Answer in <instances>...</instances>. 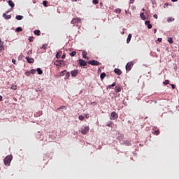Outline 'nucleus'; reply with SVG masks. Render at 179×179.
<instances>
[{
  "label": "nucleus",
  "instance_id": "obj_1",
  "mask_svg": "<svg viewBox=\"0 0 179 179\" xmlns=\"http://www.w3.org/2000/svg\"><path fill=\"white\" fill-rule=\"evenodd\" d=\"M13 157L12 155H7L4 159L5 166H10V162H12Z\"/></svg>",
  "mask_w": 179,
  "mask_h": 179
},
{
  "label": "nucleus",
  "instance_id": "obj_2",
  "mask_svg": "<svg viewBox=\"0 0 179 179\" xmlns=\"http://www.w3.org/2000/svg\"><path fill=\"white\" fill-rule=\"evenodd\" d=\"M90 131V127L89 126H86L85 127L81 128L80 132L83 135H86Z\"/></svg>",
  "mask_w": 179,
  "mask_h": 179
},
{
  "label": "nucleus",
  "instance_id": "obj_3",
  "mask_svg": "<svg viewBox=\"0 0 179 179\" xmlns=\"http://www.w3.org/2000/svg\"><path fill=\"white\" fill-rule=\"evenodd\" d=\"M87 64L92 65L93 66H99V65H101V63H99L96 60H90L87 62Z\"/></svg>",
  "mask_w": 179,
  "mask_h": 179
},
{
  "label": "nucleus",
  "instance_id": "obj_4",
  "mask_svg": "<svg viewBox=\"0 0 179 179\" xmlns=\"http://www.w3.org/2000/svg\"><path fill=\"white\" fill-rule=\"evenodd\" d=\"M133 66H134V62H128L126 65V71H131Z\"/></svg>",
  "mask_w": 179,
  "mask_h": 179
},
{
  "label": "nucleus",
  "instance_id": "obj_5",
  "mask_svg": "<svg viewBox=\"0 0 179 179\" xmlns=\"http://www.w3.org/2000/svg\"><path fill=\"white\" fill-rule=\"evenodd\" d=\"M82 22V20L80 18H74L71 20V24H78Z\"/></svg>",
  "mask_w": 179,
  "mask_h": 179
},
{
  "label": "nucleus",
  "instance_id": "obj_6",
  "mask_svg": "<svg viewBox=\"0 0 179 179\" xmlns=\"http://www.w3.org/2000/svg\"><path fill=\"white\" fill-rule=\"evenodd\" d=\"M78 62H79V64L81 66H87V62H86L85 60L82 59H80L78 60Z\"/></svg>",
  "mask_w": 179,
  "mask_h": 179
},
{
  "label": "nucleus",
  "instance_id": "obj_7",
  "mask_svg": "<svg viewBox=\"0 0 179 179\" xmlns=\"http://www.w3.org/2000/svg\"><path fill=\"white\" fill-rule=\"evenodd\" d=\"M118 118V115L115 112H112L110 114V120H116Z\"/></svg>",
  "mask_w": 179,
  "mask_h": 179
},
{
  "label": "nucleus",
  "instance_id": "obj_8",
  "mask_svg": "<svg viewBox=\"0 0 179 179\" xmlns=\"http://www.w3.org/2000/svg\"><path fill=\"white\" fill-rule=\"evenodd\" d=\"M121 90H122V87L121 85H117L115 87V93H120V92H121Z\"/></svg>",
  "mask_w": 179,
  "mask_h": 179
},
{
  "label": "nucleus",
  "instance_id": "obj_9",
  "mask_svg": "<svg viewBox=\"0 0 179 179\" xmlns=\"http://www.w3.org/2000/svg\"><path fill=\"white\" fill-rule=\"evenodd\" d=\"M63 62H64V60H56L55 61V65H56V66L61 67V65H62Z\"/></svg>",
  "mask_w": 179,
  "mask_h": 179
},
{
  "label": "nucleus",
  "instance_id": "obj_10",
  "mask_svg": "<svg viewBox=\"0 0 179 179\" xmlns=\"http://www.w3.org/2000/svg\"><path fill=\"white\" fill-rule=\"evenodd\" d=\"M152 134L153 135H159L160 132L159 131V129H157V127H155L152 129Z\"/></svg>",
  "mask_w": 179,
  "mask_h": 179
},
{
  "label": "nucleus",
  "instance_id": "obj_11",
  "mask_svg": "<svg viewBox=\"0 0 179 179\" xmlns=\"http://www.w3.org/2000/svg\"><path fill=\"white\" fill-rule=\"evenodd\" d=\"M78 73H79V71L78 70H73L71 71V76H73V78H75L76 76H78Z\"/></svg>",
  "mask_w": 179,
  "mask_h": 179
},
{
  "label": "nucleus",
  "instance_id": "obj_12",
  "mask_svg": "<svg viewBox=\"0 0 179 179\" xmlns=\"http://www.w3.org/2000/svg\"><path fill=\"white\" fill-rule=\"evenodd\" d=\"M25 59L29 62V64H34V59L30 58V57H29V56L26 57Z\"/></svg>",
  "mask_w": 179,
  "mask_h": 179
},
{
  "label": "nucleus",
  "instance_id": "obj_13",
  "mask_svg": "<svg viewBox=\"0 0 179 179\" xmlns=\"http://www.w3.org/2000/svg\"><path fill=\"white\" fill-rule=\"evenodd\" d=\"M114 72L115 73H116V75H118V76L122 75V71L119 69H115Z\"/></svg>",
  "mask_w": 179,
  "mask_h": 179
},
{
  "label": "nucleus",
  "instance_id": "obj_14",
  "mask_svg": "<svg viewBox=\"0 0 179 179\" xmlns=\"http://www.w3.org/2000/svg\"><path fill=\"white\" fill-rule=\"evenodd\" d=\"M82 55H83V58H85V59H89V57H87V52L83 50Z\"/></svg>",
  "mask_w": 179,
  "mask_h": 179
},
{
  "label": "nucleus",
  "instance_id": "obj_15",
  "mask_svg": "<svg viewBox=\"0 0 179 179\" xmlns=\"http://www.w3.org/2000/svg\"><path fill=\"white\" fill-rule=\"evenodd\" d=\"M8 2L9 6H10L12 9H13V8H15V3H13L12 0H9Z\"/></svg>",
  "mask_w": 179,
  "mask_h": 179
},
{
  "label": "nucleus",
  "instance_id": "obj_16",
  "mask_svg": "<svg viewBox=\"0 0 179 179\" xmlns=\"http://www.w3.org/2000/svg\"><path fill=\"white\" fill-rule=\"evenodd\" d=\"M3 17H4V19L9 20V19H11L12 15H6V13H3Z\"/></svg>",
  "mask_w": 179,
  "mask_h": 179
},
{
  "label": "nucleus",
  "instance_id": "obj_17",
  "mask_svg": "<svg viewBox=\"0 0 179 179\" xmlns=\"http://www.w3.org/2000/svg\"><path fill=\"white\" fill-rule=\"evenodd\" d=\"M131 38H132V35L129 34L127 39V44H129V43H131Z\"/></svg>",
  "mask_w": 179,
  "mask_h": 179
},
{
  "label": "nucleus",
  "instance_id": "obj_18",
  "mask_svg": "<svg viewBox=\"0 0 179 179\" xmlns=\"http://www.w3.org/2000/svg\"><path fill=\"white\" fill-rule=\"evenodd\" d=\"M140 17L142 20H146V17L145 16L144 13H141L140 14Z\"/></svg>",
  "mask_w": 179,
  "mask_h": 179
},
{
  "label": "nucleus",
  "instance_id": "obj_19",
  "mask_svg": "<svg viewBox=\"0 0 179 179\" xmlns=\"http://www.w3.org/2000/svg\"><path fill=\"white\" fill-rule=\"evenodd\" d=\"M61 55H62V52H59L56 54V58L59 59V58H61Z\"/></svg>",
  "mask_w": 179,
  "mask_h": 179
},
{
  "label": "nucleus",
  "instance_id": "obj_20",
  "mask_svg": "<svg viewBox=\"0 0 179 179\" xmlns=\"http://www.w3.org/2000/svg\"><path fill=\"white\" fill-rule=\"evenodd\" d=\"M36 71H37V73H38V75H43V70H41V69L38 68V69H36Z\"/></svg>",
  "mask_w": 179,
  "mask_h": 179
},
{
  "label": "nucleus",
  "instance_id": "obj_21",
  "mask_svg": "<svg viewBox=\"0 0 179 179\" xmlns=\"http://www.w3.org/2000/svg\"><path fill=\"white\" fill-rule=\"evenodd\" d=\"M104 78H106V73H101V75H100L101 80H103V79H104Z\"/></svg>",
  "mask_w": 179,
  "mask_h": 179
},
{
  "label": "nucleus",
  "instance_id": "obj_22",
  "mask_svg": "<svg viewBox=\"0 0 179 179\" xmlns=\"http://www.w3.org/2000/svg\"><path fill=\"white\" fill-rule=\"evenodd\" d=\"M34 34H35L36 36H40V34H41L40 30H35V31H34Z\"/></svg>",
  "mask_w": 179,
  "mask_h": 179
},
{
  "label": "nucleus",
  "instance_id": "obj_23",
  "mask_svg": "<svg viewBox=\"0 0 179 179\" xmlns=\"http://www.w3.org/2000/svg\"><path fill=\"white\" fill-rule=\"evenodd\" d=\"M15 19H16L17 20H22V19H23V16H22V15H17V16L15 17Z\"/></svg>",
  "mask_w": 179,
  "mask_h": 179
},
{
  "label": "nucleus",
  "instance_id": "obj_24",
  "mask_svg": "<svg viewBox=\"0 0 179 179\" xmlns=\"http://www.w3.org/2000/svg\"><path fill=\"white\" fill-rule=\"evenodd\" d=\"M10 89H12V90H16L17 89V85H12Z\"/></svg>",
  "mask_w": 179,
  "mask_h": 179
},
{
  "label": "nucleus",
  "instance_id": "obj_25",
  "mask_svg": "<svg viewBox=\"0 0 179 179\" xmlns=\"http://www.w3.org/2000/svg\"><path fill=\"white\" fill-rule=\"evenodd\" d=\"M69 76H71V74L69 72L66 73L64 77V79H69Z\"/></svg>",
  "mask_w": 179,
  "mask_h": 179
},
{
  "label": "nucleus",
  "instance_id": "obj_26",
  "mask_svg": "<svg viewBox=\"0 0 179 179\" xmlns=\"http://www.w3.org/2000/svg\"><path fill=\"white\" fill-rule=\"evenodd\" d=\"M66 70H64L60 73L59 76H64V75H66Z\"/></svg>",
  "mask_w": 179,
  "mask_h": 179
},
{
  "label": "nucleus",
  "instance_id": "obj_27",
  "mask_svg": "<svg viewBox=\"0 0 179 179\" xmlns=\"http://www.w3.org/2000/svg\"><path fill=\"white\" fill-rule=\"evenodd\" d=\"M168 41H169V44H173V38H169Z\"/></svg>",
  "mask_w": 179,
  "mask_h": 179
},
{
  "label": "nucleus",
  "instance_id": "obj_28",
  "mask_svg": "<svg viewBox=\"0 0 179 179\" xmlns=\"http://www.w3.org/2000/svg\"><path fill=\"white\" fill-rule=\"evenodd\" d=\"M71 57H75V55H76V51H73L70 53Z\"/></svg>",
  "mask_w": 179,
  "mask_h": 179
},
{
  "label": "nucleus",
  "instance_id": "obj_29",
  "mask_svg": "<svg viewBox=\"0 0 179 179\" xmlns=\"http://www.w3.org/2000/svg\"><path fill=\"white\" fill-rule=\"evenodd\" d=\"M78 119H79L80 121H83V120H85V116H83L82 115H80L78 117Z\"/></svg>",
  "mask_w": 179,
  "mask_h": 179
},
{
  "label": "nucleus",
  "instance_id": "obj_30",
  "mask_svg": "<svg viewBox=\"0 0 179 179\" xmlns=\"http://www.w3.org/2000/svg\"><path fill=\"white\" fill-rule=\"evenodd\" d=\"M16 31L19 32V31H23V29L22 27H17L16 29Z\"/></svg>",
  "mask_w": 179,
  "mask_h": 179
},
{
  "label": "nucleus",
  "instance_id": "obj_31",
  "mask_svg": "<svg viewBox=\"0 0 179 179\" xmlns=\"http://www.w3.org/2000/svg\"><path fill=\"white\" fill-rule=\"evenodd\" d=\"M115 12L116 13H121V9H120V8H116V9L115 10Z\"/></svg>",
  "mask_w": 179,
  "mask_h": 179
},
{
  "label": "nucleus",
  "instance_id": "obj_32",
  "mask_svg": "<svg viewBox=\"0 0 179 179\" xmlns=\"http://www.w3.org/2000/svg\"><path fill=\"white\" fill-rule=\"evenodd\" d=\"M92 3H94V5H97V3H99V0H93Z\"/></svg>",
  "mask_w": 179,
  "mask_h": 179
},
{
  "label": "nucleus",
  "instance_id": "obj_33",
  "mask_svg": "<svg viewBox=\"0 0 179 179\" xmlns=\"http://www.w3.org/2000/svg\"><path fill=\"white\" fill-rule=\"evenodd\" d=\"M30 73H32V75H34V73H36V70L31 69V70L30 71Z\"/></svg>",
  "mask_w": 179,
  "mask_h": 179
},
{
  "label": "nucleus",
  "instance_id": "obj_34",
  "mask_svg": "<svg viewBox=\"0 0 179 179\" xmlns=\"http://www.w3.org/2000/svg\"><path fill=\"white\" fill-rule=\"evenodd\" d=\"M43 3L44 6L47 7V3H48V2H47V1H43Z\"/></svg>",
  "mask_w": 179,
  "mask_h": 179
},
{
  "label": "nucleus",
  "instance_id": "obj_35",
  "mask_svg": "<svg viewBox=\"0 0 179 179\" xmlns=\"http://www.w3.org/2000/svg\"><path fill=\"white\" fill-rule=\"evenodd\" d=\"M30 71H27L26 73H25V75L27 76H30Z\"/></svg>",
  "mask_w": 179,
  "mask_h": 179
},
{
  "label": "nucleus",
  "instance_id": "obj_36",
  "mask_svg": "<svg viewBox=\"0 0 179 179\" xmlns=\"http://www.w3.org/2000/svg\"><path fill=\"white\" fill-rule=\"evenodd\" d=\"M33 36H30L29 38V41L31 43V42H33Z\"/></svg>",
  "mask_w": 179,
  "mask_h": 179
},
{
  "label": "nucleus",
  "instance_id": "obj_37",
  "mask_svg": "<svg viewBox=\"0 0 179 179\" xmlns=\"http://www.w3.org/2000/svg\"><path fill=\"white\" fill-rule=\"evenodd\" d=\"M12 62H13V64H14V65H16V59H13Z\"/></svg>",
  "mask_w": 179,
  "mask_h": 179
},
{
  "label": "nucleus",
  "instance_id": "obj_38",
  "mask_svg": "<svg viewBox=\"0 0 179 179\" xmlns=\"http://www.w3.org/2000/svg\"><path fill=\"white\" fill-rule=\"evenodd\" d=\"M3 48H4L3 45H0V51H2Z\"/></svg>",
  "mask_w": 179,
  "mask_h": 179
},
{
  "label": "nucleus",
  "instance_id": "obj_39",
  "mask_svg": "<svg viewBox=\"0 0 179 179\" xmlns=\"http://www.w3.org/2000/svg\"><path fill=\"white\" fill-rule=\"evenodd\" d=\"M146 26H148L150 24V21H145Z\"/></svg>",
  "mask_w": 179,
  "mask_h": 179
},
{
  "label": "nucleus",
  "instance_id": "obj_40",
  "mask_svg": "<svg viewBox=\"0 0 179 179\" xmlns=\"http://www.w3.org/2000/svg\"><path fill=\"white\" fill-rule=\"evenodd\" d=\"M41 48H42V50H45H45H46V47H45V45H43V46L41 47Z\"/></svg>",
  "mask_w": 179,
  "mask_h": 179
},
{
  "label": "nucleus",
  "instance_id": "obj_41",
  "mask_svg": "<svg viewBox=\"0 0 179 179\" xmlns=\"http://www.w3.org/2000/svg\"><path fill=\"white\" fill-rule=\"evenodd\" d=\"M164 85H169V80H166L164 83Z\"/></svg>",
  "mask_w": 179,
  "mask_h": 179
},
{
  "label": "nucleus",
  "instance_id": "obj_42",
  "mask_svg": "<svg viewBox=\"0 0 179 179\" xmlns=\"http://www.w3.org/2000/svg\"><path fill=\"white\" fill-rule=\"evenodd\" d=\"M169 5H170V3H166L164 4V8H167V6H169Z\"/></svg>",
  "mask_w": 179,
  "mask_h": 179
},
{
  "label": "nucleus",
  "instance_id": "obj_43",
  "mask_svg": "<svg viewBox=\"0 0 179 179\" xmlns=\"http://www.w3.org/2000/svg\"><path fill=\"white\" fill-rule=\"evenodd\" d=\"M171 86L172 89H176V85L171 84Z\"/></svg>",
  "mask_w": 179,
  "mask_h": 179
},
{
  "label": "nucleus",
  "instance_id": "obj_44",
  "mask_svg": "<svg viewBox=\"0 0 179 179\" xmlns=\"http://www.w3.org/2000/svg\"><path fill=\"white\" fill-rule=\"evenodd\" d=\"M116 85H117V83H113L110 86L114 87V86H116Z\"/></svg>",
  "mask_w": 179,
  "mask_h": 179
},
{
  "label": "nucleus",
  "instance_id": "obj_45",
  "mask_svg": "<svg viewBox=\"0 0 179 179\" xmlns=\"http://www.w3.org/2000/svg\"><path fill=\"white\" fill-rule=\"evenodd\" d=\"M148 29H152V24H150L149 25H148Z\"/></svg>",
  "mask_w": 179,
  "mask_h": 179
},
{
  "label": "nucleus",
  "instance_id": "obj_46",
  "mask_svg": "<svg viewBox=\"0 0 179 179\" xmlns=\"http://www.w3.org/2000/svg\"><path fill=\"white\" fill-rule=\"evenodd\" d=\"M157 17H158L157 14H155V15H154V18H155V19H157Z\"/></svg>",
  "mask_w": 179,
  "mask_h": 179
},
{
  "label": "nucleus",
  "instance_id": "obj_47",
  "mask_svg": "<svg viewBox=\"0 0 179 179\" xmlns=\"http://www.w3.org/2000/svg\"><path fill=\"white\" fill-rule=\"evenodd\" d=\"M173 20H173V18H169V19L168 20V22H173Z\"/></svg>",
  "mask_w": 179,
  "mask_h": 179
},
{
  "label": "nucleus",
  "instance_id": "obj_48",
  "mask_svg": "<svg viewBox=\"0 0 179 179\" xmlns=\"http://www.w3.org/2000/svg\"><path fill=\"white\" fill-rule=\"evenodd\" d=\"M28 55H29L30 54H32V52L31 50H29L28 52H27Z\"/></svg>",
  "mask_w": 179,
  "mask_h": 179
},
{
  "label": "nucleus",
  "instance_id": "obj_49",
  "mask_svg": "<svg viewBox=\"0 0 179 179\" xmlns=\"http://www.w3.org/2000/svg\"><path fill=\"white\" fill-rule=\"evenodd\" d=\"M84 117H85V118H89V115H88V114H86Z\"/></svg>",
  "mask_w": 179,
  "mask_h": 179
},
{
  "label": "nucleus",
  "instance_id": "obj_50",
  "mask_svg": "<svg viewBox=\"0 0 179 179\" xmlns=\"http://www.w3.org/2000/svg\"><path fill=\"white\" fill-rule=\"evenodd\" d=\"M135 2V0H130V3H134Z\"/></svg>",
  "mask_w": 179,
  "mask_h": 179
},
{
  "label": "nucleus",
  "instance_id": "obj_51",
  "mask_svg": "<svg viewBox=\"0 0 179 179\" xmlns=\"http://www.w3.org/2000/svg\"><path fill=\"white\" fill-rule=\"evenodd\" d=\"M0 45H3V43L2 42L1 40H0Z\"/></svg>",
  "mask_w": 179,
  "mask_h": 179
},
{
  "label": "nucleus",
  "instance_id": "obj_52",
  "mask_svg": "<svg viewBox=\"0 0 179 179\" xmlns=\"http://www.w3.org/2000/svg\"><path fill=\"white\" fill-rule=\"evenodd\" d=\"M65 55H63L62 56V59H65Z\"/></svg>",
  "mask_w": 179,
  "mask_h": 179
},
{
  "label": "nucleus",
  "instance_id": "obj_53",
  "mask_svg": "<svg viewBox=\"0 0 179 179\" xmlns=\"http://www.w3.org/2000/svg\"><path fill=\"white\" fill-rule=\"evenodd\" d=\"M10 10H12V8L10 10H7L6 13H8L9 12H10Z\"/></svg>",
  "mask_w": 179,
  "mask_h": 179
},
{
  "label": "nucleus",
  "instance_id": "obj_54",
  "mask_svg": "<svg viewBox=\"0 0 179 179\" xmlns=\"http://www.w3.org/2000/svg\"><path fill=\"white\" fill-rule=\"evenodd\" d=\"M162 38H158V41L162 42Z\"/></svg>",
  "mask_w": 179,
  "mask_h": 179
},
{
  "label": "nucleus",
  "instance_id": "obj_55",
  "mask_svg": "<svg viewBox=\"0 0 179 179\" xmlns=\"http://www.w3.org/2000/svg\"><path fill=\"white\" fill-rule=\"evenodd\" d=\"M0 101H2V96L0 95Z\"/></svg>",
  "mask_w": 179,
  "mask_h": 179
},
{
  "label": "nucleus",
  "instance_id": "obj_56",
  "mask_svg": "<svg viewBox=\"0 0 179 179\" xmlns=\"http://www.w3.org/2000/svg\"><path fill=\"white\" fill-rule=\"evenodd\" d=\"M172 1V2H177V1H178V0H171Z\"/></svg>",
  "mask_w": 179,
  "mask_h": 179
},
{
  "label": "nucleus",
  "instance_id": "obj_57",
  "mask_svg": "<svg viewBox=\"0 0 179 179\" xmlns=\"http://www.w3.org/2000/svg\"><path fill=\"white\" fill-rule=\"evenodd\" d=\"M111 87H113V86H111V85L108 86L109 89H111Z\"/></svg>",
  "mask_w": 179,
  "mask_h": 179
},
{
  "label": "nucleus",
  "instance_id": "obj_58",
  "mask_svg": "<svg viewBox=\"0 0 179 179\" xmlns=\"http://www.w3.org/2000/svg\"><path fill=\"white\" fill-rule=\"evenodd\" d=\"M100 6H103V3H100Z\"/></svg>",
  "mask_w": 179,
  "mask_h": 179
},
{
  "label": "nucleus",
  "instance_id": "obj_59",
  "mask_svg": "<svg viewBox=\"0 0 179 179\" xmlns=\"http://www.w3.org/2000/svg\"><path fill=\"white\" fill-rule=\"evenodd\" d=\"M125 13L126 15H128V12L127 10H125Z\"/></svg>",
  "mask_w": 179,
  "mask_h": 179
},
{
  "label": "nucleus",
  "instance_id": "obj_60",
  "mask_svg": "<svg viewBox=\"0 0 179 179\" xmlns=\"http://www.w3.org/2000/svg\"><path fill=\"white\" fill-rule=\"evenodd\" d=\"M142 10H143V12H145V8H143Z\"/></svg>",
  "mask_w": 179,
  "mask_h": 179
},
{
  "label": "nucleus",
  "instance_id": "obj_61",
  "mask_svg": "<svg viewBox=\"0 0 179 179\" xmlns=\"http://www.w3.org/2000/svg\"><path fill=\"white\" fill-rule=\"evenodd\" d=\"M155 33H156V29L155 30Z\"/></svg>",
  "mask_w": 179,
  "mask_h": 179
},
{
  "label": "nucleus",
  "instance_id": "obj_62",
  "mask_svg": "<svg viewBox=\"0 0 179 179\" xmlns=\"http://www.w3.org/2000/svg\"><path fill=\"white\" fill-rule=\"evenodd\" d=\"M155 103H157V101H156Z\"/></svg>",
  "mask_w": 179,
  "mask_h": 179
},
{
  "label": "nucleus",
  "instance_id": "obj_63",
  "mask_svg": "<svg viewBox=\"0 0 179 179\" xmlns=\"http://www.w3.org/2000/svg\"><path fill=\"white\" fill-rule=\"evenodd\" d=\"M99 71H101L100 69H99Z\"/></svg>",
  "mask_w": 179,
  "mask_h": 179
},
{
  "label": "nucleus",
  "instance_id": "obj_64",
  "mask_svg": "<svg viewBox=\"0 0 179 179\" xmlns=\"http://www.w3.org/2000/svg\"><path fill=\"white\" fill-rule=\"evenodd\" d=\"M76 1H78V0H75V2H76Z\"/></svg>",
  "mask_w": 179,
  "mask_h": 179
}]
</instances>
